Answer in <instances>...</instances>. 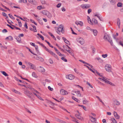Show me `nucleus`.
Segmentation results:
<instances>
[{
	"label": "nucleus",
	"instance_id": "18",
	"mask_svg": "<svg viewBox=\"0 0 123 123\" xmlns=\"http://www.w3.org/2000/svg\"><path fill=\"white\" fill-rule=\"evenodd\" d=\"M87 20L88 22L91 25H92L93 23L92 22L89 16H87Z\"/></svg>",
	"mask_w": 123,
	"mask_h": 123
},
{
	"label": "nucleus",
	"instance_id": "12",
	"mask_svg": "<svg viewBox=\"0 0 123 123\" xmlns=\"http://www.w3.org/2000/svg\"><path fill=\"white\" fill-rule=\"evenodd\" d=\"M114 115L116 119H119L120 118L119 116L117 114V113L115 111L113 112Z\"/></svg>",
	"mask_w": 123,
	"mask_h": 123
},
{
	"label": "nucleus",
	"instance_id": "1",
	"mask_svg": "<svg viewBox=\"0 0 123 123\" xmlns=\"http://www.w3.org/2000/svg\"><path fill=\"white\" fill-rule=\"evenodd\" d=\"M24 93L30 99L32 100H34V99L32 97H34V95L29 91L27 90H25L24 91Z\"/></svg>",
	"mask_w": 123,
	"mask_h": 123
},
{
	"label": "nucleus",
	"instance_id": "42",
	"mask_svg": "<svg viewBox=\"0 0 123 123\" xmlns=\"http://www.w3.org/2000/svg\"><path fill=\"white\" fill-rule=\"evenodd\" d=\"M118 44L122 46H123V42L121 41H120L118 43Z\"/></svg>",
	"mask_w": 123,
	"mask_h": 123
},
{
	"label": "nucleus",
	"instance_id": "17",
	"mask_svg": "<svg viewBox=\"0 0 123 123\" xmlns=\"http://www.w3.org/2000/svg\"><path fill=\"white\" fill-rule=\"evenodd\" d=\"M28 1L29 2L32 4L36 5V2L35 0H28Z\"/></svg>",
	"mask_w": 123,
	"mask_h": 123
},
{
	"label": "nucleus",
	"instance_id": "36",
	"mask_svg": "<svg viewBox=\"0 0 123 123\" xmlns=\"http://www.w3.org/2000/svg\"><path fill=\"white\" fill-rule=\"evenodd\" d=\"M111 120L113 123H117L116 121L114 118H112L111 119Z\"/></svg>",
	"mask_w": 123,
	"mask_h": 123
},
{
	"label": "nucleus",
	"instance_id": "7",
	"mask_svg": "<svg viewBox=\"0 0 123 123\" xmlns=\"http://www.w3.org/2000/svg\"><path fill=\"white\" fill-rule=\"evenodd\" d=\"M63 26L62 25H60L58 28V31H61L62 33H64V31H63Z\"/></svg>",
	"mask_w": 123,
	"mask_h": 123
},
{
	"label": "nucleus",
	"instance_id": "34",
	"mask_svg": "<svg viewBox=\"0 0 123 123\" xmlns=\"http://www.w3.org/2000/svg\"><path fill=\"white\" fill-rule=\"evenodd\" d=\"M37 8L39 10H41L43 9V7L41 6H37Z\"/></svg>",
	"mask_w": 123,
	"mask_h": 123
},
{
	"label": "nucleus",
	"instance_id": "19",
	"mask_svg": "<svg viewBox=\"0 0 123 123\" xmlns=\"http://www.w3.org/2000/svg\"><path fill=\"white\" fill-rule=\"evenodd\" d=\"M16 20L17 21H18V25L19 27H21L22 26V24L20 20L18 18H17Z\"/></svg>",
	"mask_w": 123,
	"mask_h": 123
},
{
	"label": "nucleus",
	"instance_id": "55",
	"mask_svg": "<svg viewBox=\"0 0 123 123\" xmlns=\"http://www.w3.org/2000/svg\"><path fill=\"white\" fill-rule=\"evenodd\" d=\"M11 25L12 26L14 27L17 30H20V29L19 28L17 27H16L14 25Z\"/></svg>",
	"mask_w": 123,
	"mask_h": 123
},
{
	"label": "nucleus",
	"instance_id": "20",
	"mask_svg": "<svg viewBox=\"0 0 123 123\" xmlns=\"http://www.w3.org/2000/svg\"><path fill=\"white\" fill-rule=\"evenodd\" d=\"M72 98L76 102L78 103H80V101L79 100H78L74 96H72Z\"/></svg>",
	"mask_w": 123,
	"mask_h": 123
},
{
	"label": "nucleus",
	"instance_id": "29",
	"mask_svg": "<svg viewBox=\"0 0 123 123\" xmlns=\"http://www.w3.org/2000/svg\"><path fill=\"white\" fill-rule=\"evenodd\" d=\"M117 25L118 26V27L119 28L120 27V19L118 18L117 20Z\"/></svg>",
	"mask_w": 123,
	"mask_h": 123
},
{
	"label": "nucleus",
	"instance_id": "5",
	"mask_svg": "<svg viewBox=\"0 0 123 123\" xmlns=\"http://www.w3.org/2000/svg\"><path fill=\"white\" fill-rule=\"evenodd\" d=\"M76 112L78 113V114H76L75 115V117L78 119L80 120H82L83 119V118L80 116V114L79 113V111H77Z\"/></svg>",
	"mask_w": 123,
	"mask_h": 123
},
{
	"label": "nucleus",
	"instance_id": "47",
	"mask_svg": "<svg viewBox=\"0 0 123 123\" xmlns=\"http://www.w3.org/2000/svg\"><path fill=\"white\" fill-rule=\"evenodd\" d=\"M32 91H34L38 94H40V93H39V92H38L37 91V90H35V89H32Z\"/></svg>",
	"mask_w": 123,
	"mask_h": 123
},
{
	"label": "nucleus",
	"instance_id": "51",
	"mask_svg": "<svg viewBox=\"0 0 123 123\" xmlns=\"http://www.w3.org/2000/svg\"><path fill=\"white\" fill-rule=\"evenodd\" d=\"M61 9L63 12H65L66 11V9L64 7H62L61 8Z\"/></svg>",
	"mask_w": 123,
	"mask_h": 123
},
{
	"label": "nucleus",
	"instance_id": "46",
	"mask_svg": "<svg viewBox=\"0 0 123 123\" xmlns=\"http://www.w3.org/2000/svg\"><path fill=\"white\" fill-rule=\"evenodd\" d=\"M55 119H56V121L58 122H59L61 123V121H62V120H61L60 119H59L58 118H56Z\"/></svg>",
	"mask_w": 123,
	"mask_h": 123
},
{
	"label": "nucleus",
	"instance_id": "40",
	"mask_svg": "<svg viewBox=\"0 0 123 123\" xmlns=\"http://www.w3.org/2000/svg\"><path fill=\"white\" fill-rule=\"evenodd\" d=\"M2 6H3V7L5 9H7V10H8L9 11H10V9L9 8L6 7V6H4V5H3L2 4Z\"/></svg>",
	"mask_w": 123,
	"mask_h": 123
},
{
	"label": "nucleus",
	"instance_id": "35",
	"mask_svg": "<svg viewBox=\"0 0 123 123\" xmlns=\"http://www.w3.org/2000/svg\"><path fill=\"white\" fill-rule=\"evenodd\" d=\"M16 39L18 42L20 43L21 41V39L20 37H19L17 38H16Z\"/></svg>",
	"mask_w": 123,
	"mask_h": 123
},
{
	"label": "nucleus",
	"instance_id": "4",
	"mask_svg": "<svg viewBox=\"0 0 123 123\" xmlns=\"http://www.w3.org/2000/svg\"><path fill=\"white\" fill-rule=\"evenodd\" d=\"M77 40L78 42L82 45L83 44L85 43V41L84 39L81 37H79L77 38Z\"/></svg>",
	"mask_w": 123,
	"mask_h": 123
},
{
	"label": "nucleus",
	"instance_id": "32",
	"mask_svg": "<svg viewBox=\"0 0 123 123\" xmlns=\"http://www.w3.org/2000/svg\"><path fill=\"white\" fill-rule=\"evenodd\" d=\"M32 76L35 78H37V75L34 72H33L32 74Z\"/></svg>",
	"mask_w": 123,
	"mask_h": 123
},
{
	"label": "nucleus",
	"instance_id": "38",
	"mask_svg": "<svg viewBox=\"0 0 123 123\" xmlns=\"http://www.w3.org/2000/svg\"><path fill=\"white\" fill-rule=\"evenodd\" d=\"M96 97L97 98H98L99 100L103 104H104V103L102 102V101L100 99V98H99V97L98 96H96Z\"/></svg>",
	"mask_w": 123,
	"mask_h": 123
},
{
	"label": "nucleus",
	"instance_id": "59",
	"mask_svg": "<svg viewBox=\"0 0 123 123\" xmlns=\"http://www.w3.org/2000/svg\"><path fill=\"white\" fill-rule=\"evenodd\" d=\"M109 0L111 4H113L114 3V0Z\"/></svg>",
	"mask_w": 123,
	"mask_h": 123
},
{
	"label": "nucleus",
	"instance_id": "30",
	"mask_svg": "<svg viewBox=\"0 0 123 123\" xmlns=\"http://www.w3.org/2000/svg\"><path fill=\"white\" fill-rule=\"evenodd\" d=\"M1 73L5 76H8V74L6 73L5 71H1Z\"/></svg>",
	"mask_w": 123,
	"mask_h": 123
},
{
	"label": "nucleus",
	"instance_id": "23",
	"mask_svg": "<svg viewBox=\"0 0 123 123\" xmlns=\"http://www.w3.org/2000/svg\"><path fill=\"white\" fill-rule=\"evenodd\" d=\"M40 45L41 46L43 47V48H44L45 49V50L47 51L48 50H49V49H48L43 44L41 43Z\"/></svg>",
	"mask_w": 123,
	"mask_h": 123
},
{
	"label": "nucleus",
	"instance_id": "54",
	"mask_svg": "<svg viewBox=\"0 0 123 123\" xmlns=\"http://www.w3.org/2000/svg\"><path fill=\"white\" fill-rule=\"evenodd\" d=\"M33 28L34 31V32H37V30H36V27L35 26H33Z\"/></svg>",
	"mask_w": 123,
	"mask_h": 123
},
{
	"label": "nucleus",
	"instance_id": "11",
	"mask_svg": "<svg viewBox=\"0 0 123 123\" xmlns=\"http://www.w3.org/2000/svg\"><path fill=\"white\" fill-rule=\"evenodd\" d=\"M47 51L51 55H52L55 58H57V56L56 55L55 53H54L53 52H52L49 49Z\"/></svg>",
	"mask_w": 123,
	"mask_h": 123
},
{
	"label": "nucleus",
	"instance_id": "25",
	"mask_svg": "<svg viewBox=\"0 0 123 123\" xmlns=\"http://www.w3.org/2000/svg\"><path fill=\"white\" fill-rule=\"evenodd\" d=\"M8 39L9 40H11L13 39L12 37L11 36H9L8 37H7L6 38V40Z\"/></svg>",
	"mask_w": 123,
	"mask_h": 123
},
{
	"label": "nucleus",
	"instance_id": "45",
	"mask_svg": "<svg viewBox=\"0 0 123 123\" xmlns=\"http://www.w3.org/2000/svg\"><path fill=\"white\" fill-rule=\"evenodd\" d=\"M61 5L62 4L61 3H58L56 5V7L58 8H59L60 7Z\"/></svg>",
	"mask_w": 123,
	"mask_h": 123
},
{
	"label": "nucleus",
	"instance_id": "15",
	"mask_svg": "<svg viewBox=\"0 0 123 123\" xmlns=\"http://www.w3.org/2000/svg\"><path fill=\"white\" fill-rule=\"evenodd\" d=\"M90 118L91 121L93 123H96V119L95 118L93 117L92 116H90Z\"/></svg>",
	"mask_w": 123,
	"mask_h": 123
},
{
	"label": "nucleus",
	"instance_id": "33",
	"mask_svg": "<svg viewBox=\"0 0 123 123\" xmlns=\"http://www.w3.org/2000/svg\"><path fill=\"white\" fill-rule=\"evenodd\" d=\"M18 120V121L19 122H20L21 123H24V121L18 118V117L16 118Z\"/></svg>",
	"mask_w": 123,
	"mask_h": 123
},
{
	"label": "nucleus",
	"instance_id": "49",
	"mask_svg": "<svg viewBox=\"0 0 123 123\" xmlns=\"http://www.w3.org/2000/svg\"><path fill=\"white\" fill-rule=\"evenodd\" d=\"M36 51L37 52H38V47L37 45H35V46Z\"/></svg>",
	"mask_w": 123,
	"mask_h": 123
},
{
	"label": "nucleus",
	"instance_id": "57",
	"mask_svg": "<svg viewBox=\"0 0 123 123\" xmlns=\"http://www.w3.org/2000/svg\"><path fill=\"white\" fill-rule=\"evenodd\" d=\"M66 50L67 52H68L70 54H72V52H71V50L69 49L68 50L67 49H66Z\"/></svg>",
	"mask_w": 123,
	"mask_h": 123
},
{
	"label": "nucleus",
	"instance_id": "2",
	"mask_svg": "<svg viewBox=\"0 0 123 123\" xmlns=\"http://www.w3.org/2000/svg\"><path fill=\"white\" fill-rule=\"evenodd\" d=\"M104 39L105 40L108 41L112 46H113V43L111 37L109 36L107 34H105Z\"/></svg>",
	"mask_w": 123,
	"mask_h": 123
},
{
	"label": "nucleus",
	"instance_id": "63",
	"mask_svg": "<svg viewBox=\"0 0 123 123\" xmlns=\"http://www.w3.org/2000/svg\"><path fill=\"white\" fill-rule=\"evenodd\" d=\"M74 70L75 72L76 73L78 74L79 73V72L76 68H74Z\"/></svg>",
	"mask_w": 123,
	"mask_h": 123
},
{
	"label": "nucleus",
	"instance_id": "56",
	"mask_svg": "<svg viewBox=\"0 0 123 123\" xmlns=\"http://www.w3.org/2000/svg\"><path fill=\"white\" fill-rule=\"evenodd\" d=\"M8 15L9 16V17L13 19H14V17L12 15H11L10 14H8Z\"/></svg>",
	"mask_w": 123,
	"mask_h": 123
},
{
	"label": "nucleus",
	"instance_id": "10",
	"mask_svg": "<svg viewBox=\"0 0 123 123\" xmlns=\"http://www.w3.org/2000/svg\"><path fill=\"white\" fill-rule=\"evenodd\" d=\"M66 78L69 80H71L73 79L74 78V75L72 74H69L68 75L66 76Z\"/></svg>",
	"mask_w": 123,
	"mask_h": 123
},
{
	"label": "nucleus",
	"instance_id": "39",
	"mask_svg": "<svg viewBox=\"0 0 123 123\" xmlns=\"http://www.w3.org/2000/svg\"><path fill=\"white\" fill-rule=\"evenodd\" d=\"M117 6L118 7H121L122 6V4L121 3L119 2L117 4Z\"/></svg>",
	"mask_w": 123,
	"mask_h": 123
},
{
	"label": "nucleus",
	"instance_id": "3",
	"mask_svg": "<svg viewBox=\"0 0 123 123\" xmlns=\"http://www.w3.org/2000/svg\"><path fill=\"white\" fill-rule=\"evenodd\" d=\"M105 69L107 71L110 72H111V66L110 65L107 64L105 66Z\"/></svg>",
	"mask_w": 123,
	"mask_h": 123
},
{
	"label": "nucleus",
	"instance_id": "9",
	"mask_svg": "<svg viewBox=\"0 0 123 123\" xmlns=\"http://www.w3.org/2000/svg\"><path fill=\"white\" fill-rule=\"evenodd\" d=\"M60 92L61 94L62 95H66L68 94V92L63 89L61 90H60Z\"/></svg>",
	"mask_w": 123,
	"mask_h": 123
},
{
	"label": "nucleus",
	"instance_id": "41",
	"mask_svg": "<svg viewBox=\"0 0 123 123\" xmlns=\"http://www.w3.org/2000/svg\"><path fill=\"white\" fill-rule=\"evenodd\" d=\"M30 20L34 24H35V25H37V23H36L35 22L34 20H32L31 19H30Z\"/></svg>",
	"mask_w": 123,
	"mask_h": 123
},
{
	"label": "nucleus",
	"instance_id": "62",
	"mask_svg": "<svg viewBox=\"0 0 123 123\" xmlns=\"http://www.w3.org/2000/svg\"><path fill=\"white\" fill-rule=\"evenodd\" d=\"M79 61L82 63H84V64H87V63L86 62H85V61H84L81 60H79Z\"/></svg>",
	"mask_w": 123,
	"mask_h": 123
},
{
	"label": "nucleus",
	"instance_id": "50",
	"mask_svg": "<svg viewBox=\"0 0 123 123\" xmlns=\"http://www.w3.org/2000/svg\"><path fill=\"white\" fill-rule=\"evenodd\" d=\"M102 56L104 58H105L107 57V54H106L104 55H102Z\"/></svg>",
	"mask_w": 123,
	"mask_h": 123
},
{
	"label": "nucleus",
	"instance_id": "28",
	"mask_svg": "<svg viewBox=\"0 0 123 123\" xmlns=\"http://www.w3.org/2000/svg\"><path fill=\"white\" fill-rule=\"evenodd\" d=\"M92 20L95 24H97L98 23V21L94 18H93Z\"/></svg>",
	"mask_w": 123,
	"mask_h": 123
},
{
	"label": "nucleus",
	"instance_id": "60",
	"mask_svg": "<svg viewBox=\"0 0 123 123\" xmlns=\"http://www.w3.org/2000/svg\"><path fill=\"white\" fill-rule=\"evenodd\" d=\"M2 32L3 33H5L7 32V31L6 29H4L2 31Z\"/></svg>",
	"mask_w": 123,
	"mask_h": 123
},
{
	"label": "nucleus",
	"instance_id": "52",
	"mask_svg": "<svg viewBox=\"0 0 123 123\" xmlns=\"http://www.w3.org/2000/svg\"><path fill=\"white\" fill-rule=\"evenodd\" d=\"M27 22H25L24 26L25 27L26 29H27L28 28V26H27Z\"/></svg>",
	"mask_w": 123,
	"mask_h": 123
},
{
	"label": "nucleus",
	"instance_id": "48",
	"mask_svg": "<svg viewBox=\"0 0 123 123\" xmlns=\"http://www.w3.org/2000/svg\"><path fill=\"white\" fill-rule=\"evenodd\" d=\"M40 68H41V71L42 72H44L45 71V70L43 68H41V67H40Z\"/></svg>",
	"mask_w": 123,
	"mask_h": 123
},
{
	"label": "nucleus",
	"instance_id": "16",
	"mask_svg": "<svg viewBox=\"0 0 123 123\" xmlns=\"http://www.w3.org/2000/svg\"><path fill=\"white\" fill-rule=\"evenodd\" d=\"M63 39L64 40V42L66 44H70L69 42L68 41L65 37H62Z\"/></svg>",
	"mask_w": 123,
	"mask_h": 123
},
{
	"label": "nucleus",
	"instance_id": "14",
	"mask_svg": "<svg viewBox=\"0 0 123 123\" xmlns=\"http://www.w3.org/2000/svg\"><path fill=\"white\" fill-rule=\"evenodd\" d=\"M41 2L43 5L45 4L47 6L49 5V4L45 1V0H40Z\"/></svg>",
	"mask_w": 123,
	"mask_h": 123
},
{
	"label": "nucleus",
	"instance_id": "22",
	"mask_svg": "<svg viewBox=\"0 0 123 123\" xmlns=\"http://www.w3.org/2000/svg\"><path fill=\"white\" fill-rule=\"evenodd\" d=\"M48 11L43 10L42 12V13L44 15H47V13H48Z\"/></svg>",
	"mask_w": 123,
	"mask_h": 123
},
{
	"label": "nucleus",
	"instance_id": "61",
	"mask_svg": "<svg viewBox=\"0 0 123 123\" xmlns=\"http://www.w3.org/2000/svg\"><path fill=\"white\" fill-rule=\"evenodd\" d=\"M92 10L91 9H89L88 10V14H90L92 12Z\"/></svg>",
	"mask_w": 123,
	"mask_h": 123
},
{
	"label": "nucleus",
	"instance_id": "37",
	"mask_svg": "<svg viewBox=\"0 0 123 123\" xmlns=\"http://www.w3.org/2000/svg\"><path fill=\"white\" fill-rule=\"evenodd\" d=\"M61 59L65 62H67V60L64 57H62L61 58Z\"/></svg>",
	"mask_w": 123,
	"mask_h": 123
},
{
	"label": "nucleus",
	"instance_id": "64",
	"mask_svg": "<svg viewBox=\"0 0 123 123\" xmlns=\"http://www.w3.org/2000/svg\"><path fill=\"white\" fill-rule=\"evenodd\" d=\"M97 74L99 76L101 77L102 78H103L104 77L99 72H98V73Z\"/></svg>",
	"mask_w": 123,
	"mask_h": 123
},
{
	"label": "nucleus",
	"instance_id": "21",
	"mask_svg": "<svg viewBox=\"0 0 123 123\" xmlns=\"http://www.w3.org/2000/svg\"><path fill=\"white\" fill-rule=\"evenodd\" d=\"M28 64L31 66V68L33 69L35 68V66L33 64L30 63H29Z\"/></svg>",
	"mask_w": 123,
	"mask_h": 123
},
{
	"label": "nucleus",
	"instance_id": "31",
	"mask_svg": "<svg viewBox=\"0 0 123 123\" xmlns=\"http://www.w3.org/2000/svg\"><path fill=\"white\" fill-rule=\"evenodd\" d=\"M37 35L40 37V38L42 39V40H44V38L39 33H38L37 34Z\"/></svg>",
	"mask_w": 123,
	"mask_h": 123
},
{
	"label": "nucleus",
	"instance_id": "26",
	"mask_svg": "<svg viewBox=\"0 0 123 123\" xmlns=\"http://www.w3.org/2000/svg\"><path fill=\"white\" fill-rule=\"evenodd\" d=\"M114 102L116 103V104L117 105H119L120 104V102L119 101H117V100L116 99L114 100Z\"/></svg>",
	"mask_w": 123,
	"mask_h": 123
},
{
	"label": "nucleus",
	"instance_id": "24",
	"mask_svg": "<svg viewBox=\"0 0 123 123\" xmlns=\"http://www.w3.org/2000/svg\"><path fill=\"white\" fill-rule=\"evenodd\" d=\"M36 59L37 60H39L42 62L44 61L42 57H40L37 56Z\"/></svg>",
	"mask_w": 123,
	"mask_h": 123
},
{
	"label": "nucleus",
	"instance_id": "44",
	"mask_svg": "<svg viewBox=\"0 0 123 123\" xmlns=\"http://www.w3.org/2000/svg\"><path fill=\"white\" fill-rule=\"evenodd\" d=\"M38 22H39V23L41 25H43V23L41 20L40 19H39L38 20Z\"/></svg>",
	"mask_w": 123,
	"mask_h": 123
},
{
	"label": "nucleus",
	"instance_id": "53",
	"mask_svg": "<svg viewBox=\"0 0 123 123\" xmlns=\"http://www.w3.org/2000/svg\"><path fill=\"white\" fill-rule=\"evenodd\" d=\"M49 62L50 64H52L53 63V60L51 59H50L49 60Z\"/></svg>",
	"mask_w": 123,
	"mask_h": 123
},
{
	"label": "nucleus",
	"instance_id": "6",
	"mask_svg": "<svg viewBox=\"0 0 123 123\" xmlns=\"http://www.w3.org/2000/svg\"><path fill=\"white\" fill-rule=\"evenodd\" d=\"M90 5L89 4H82L80 6V7L83 9H87L90 8Z\"/></svg>",
	"mask_w": 123,
	"mask_h": 123
},
{
	"label": "nucleus",
	"instance_id": "13",
	"mask_svg": "<svg viewBox=\"0 0 123 123\" xmlns=\"http://www.w3.org/2000/svg\"><path fill=\"white\" fill-rule=\"evenodd\" d=\"M90 31L93 33V34L95 36L97 35L98 32L97 30L94 29H90Z\"/></svg>",
	"mask_w": 123,
	"mask_h": 123
},
{
	"label": "nucleus",
	"instance_id": "8",
	"mask_svg": "<svg viewBox=\"0 0 123 123\" xmlns=\"http://www.w3.org/2000/svg\"><path fill=\"white\" fill-rule=\"evenodd\" d=\"M103 79H102V80L104 81L105 83L107 84H109L110 85H112V83L108 81L109 80L108 78H106L105 77H103Z\"/></svg>",
	"mask_w": 123,
	"mask_h": 123
},
{
	"label": "nucleus",
	"instance_id": "43",
	"mask_svg": "<svg viewBox=\"0 0 123 123\" xmlns=\"http://www.w3.org/2000/svg\"><path fill=\"white\" fill-rule=\"evenodd\" d=\"M83 103L84 104H86L88 102V101L85 99L83 101Z\"/></svg>",
	"mask_w": 123,
	"mask_h": 123
},
{
	"label": "nucleus",
	"instance_id": "58",
	"mask_svg": "<svg viewBox=\"0 0 123 123\" xmlns=\"http://www.w3.org/2000/svg\"><path fill=\"white\" fill-rule=\"evenodd\" d=\"M48 89L50 91H52L53 90V88H51L49 86H48Z\"/></svg>",
	"mask_w": 123,
	"mask_h": 123
},
{
	"label": "nucleus",
	"instance_id": "27",
	"mask_svg": "<svg viewBox=\"0 0 123 123\" xmlns=\"http://www.w3.org/2000/svg\"><path fill=\"white\" fill-rule=\"evenodd\" d=\"M49 18H50L52 17V15L49 12L48 13H47L46 15Z\"/></svg>",
	"mask_w": 123,
	"mask_h": 123
}]
</instances>
